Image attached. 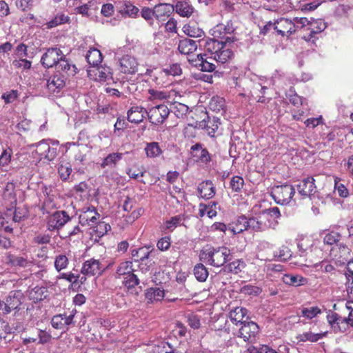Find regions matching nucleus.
Instances as JSON below:
<instances>
[{"mask_svg":"<svg viewBox=\"0 0 353 353\" xmlns=\"http://www.w3.org/2000/svg\"><path fill=\"white\" fill-rule=\"evenodd\" d=\"M247 314L248 310L245 308L242 307H236L229 312V318L232 323L236 325H242L247 321V320H244V319H248Z\"/></svg>","mask_w":353,"mask_h":353,"instance_id":"bb28decb","label":"nucleus"},{"mask_svg":"<svg viewBox=\"0 0 353 353\" xmlns=\"http://www.w3.org/2000/svg\"><path fill=\"white\" fill-rule=\"evenodd\" d=\"M8 263L12 266L19 268H28L32 265V261L26 256H16L8 254L6 256Z\"/></svg>","mask_w":353,"mask_h":353,"instance_id":"7c9ffc66","label":"nucleus"},{"mask_svg":"<svg viewBox=\"0 0 353 353\" xmlns=\"http://www.w3.org/2000/svg\"><path fill=\"white\" fill-rule=\"evenodd\" d=\"M262 214L268 216V220L272 221V227H274L278 223L276 220L281 216L280 210L277 207L267 209Z\"/></svg>","mask_w":353,"mask_h":353,"instance_id":"5fc2aeb1","label":"nucleus"},{"mask_svg":"<svg viewBox=\"0 0 353 353\" xmlns=\"http://www.w3.org/2000/svg\"><path fill=\"white\" fill-rule=\"evenodd\" d=\"M219 119L214 117L213 119L211 120L208 115H205V118L196 123V126L205 129L209 136L214 137L219 128Z\"/></svg>","mask_w":353,"mask_h":353,"instance_id":"412c9836","label":"nucleus"},{"mask_svg":"<svg viewBox=\"0 0 353 353\" xmlns=\"http://www.w3.org/2000/svg\"><path fill=\"white\" fill-rule=\"evenodd\" d=\"M249 230L248 220L245 216L239 217L237 220L232 222L229 225V230L234 234H238Z\"/></svg>","mask_w":353,"mask_h":353,"instance_id":"473e14b6","label":"nucleus"},{"mask_svg":"<svg viewBox=\"0 0 353 353\" xmlns=\"http://www.w3.org/2000/svg\"><path fill=\"white\" fill-rule=\"evenodd\" d=\"M164 296V290L159 288H150L145 292V299L148 303L161 301Z\"/></svg>","mask_w":353,"mask_h":353,"instance_id":"72a5a7b5","label":"nucleus"},{"mask_svg":"<svg viewBox=\"0 0 353 353\" xmlns=\"http://www.w3.org/2000/svg\"><path fill=\"white\" fill-rule=\"evenodd\" d=\"M74 315L57 314L54 316L51 320L52 326L57 330H67L68 325L72 323Z\"/></svg>","mask_w":353,"mask_h":353,"instance_id":"4be33fe9","label":"nucleus"},{"mask_svg":"<svg viewBox=\"0 0 353 353\" xmlns=\"http://www.w3.org/2000/svg\"><path fill=\"white\" fill-rule=\"evenodd\" d=\"M248 220L249 230H252L254 232H264L272 227V221L268 220V216L266 214H261Z\"/></svg>","mask_w":353,"mask_h":353,"instance_id":"ddd939ff","label":"nucleus"},{"mask_svg":"<svg viewBox=\"0 0 353 353\" xmlns=\"http://www.w3.org/2000/svg\"><path fill=\"white\" fill-rule=\"evenodd\" d=\"M35 146L36 148L34 152L40 160L52 161L57 155V148L50 147L49 143L45 140L39 142Z\"/></svg>","mask_w":353,"mask_h":353,"instance_id":"f8f14e48","label":"nucleus"},{"mask_svg":"<svg viewBox=\"0 0 353 353\" xmlns=\"http://www.w3.org/2000/svg\"><path fill=\"white\" fill-rule=\"evenodd\" d=\"M274 29L276 31L277 34L284 37H290L295 33V26L293 23V19L281 17L276 20L274 23Z\"/></svg>","mask_w":353,"mask_h":353,"instance_id":"2eb2a0df","label":"nucleus"},{"mask_svg":"<svg viewBox=\"0 0 353 353\" xmlns=\"http://www.w3.org/2000/svg\"><path fill=\"white\" fill-rule=\"evenodd\" d=\"M235 40L233 37H228L225 42L209 38L205 40L204 48L211 55L210 58L217 63L225 64L229 63L234 56L233 51L228 48L227 43H232Z\"/></svg>","mask_w":353,"mask_h":353,"instance_id":"f257e3e1","label":"nucleus"},{"mask_svg":"<svg viewBox=\"0 0 353 353\" xmlns=\"http://www.w3.org/2000/svg\"><path fill=\"white\" fill-rule=\"evenodd\" d=\"M326 332L324 333H313L311 330L304 332L303 333L299 334L296 336L295 339L297 340V343L311 342H317L319 339L325 336Z\"/></svg>","mask_w":353,"mask_h":353,"instance_id":"2f4dec72","label":"nucleus"},{"mask_svg":"<svg viewBox=\"0 0 353 353\" xmlns=\"http://www.w3.org/2000/svg\"><path fill=\"white\" fill-rule=\"evenodd\" d=\"M145 151L147 157L150 158L157 157L162 154V150L157 142L147 143Z\"/></svg>","mask_w":353,"mask_h":353,"instance_id":"37998d69","label":"nucleus"},{"mask_svg":"<svg viewBox=\"0 0 353 353\" xmlns=\"http://www.w3.org/2000/svg\"><path fill=\"white\" fill-rule=\"evenodd\" d=\"M245 267V263L243 260L238 259L231 262L228 265V270L230 272L234 274H238L242 271Z\"/></svg>","mask_w":353,"mask_h":353,"instance_id":"774afa93","label":"nucleus"},{"mask_svg":"<svg viewBox=\"0 0 353 353\" xmlns=\"http://www.w3.org/2000/svg\"><path fill=\"white\" fill-rule=\"evenodd\" d=\"M195 61H198L199 63H196L194 65L196 66L199 65L202 71L212 72L216 69L215 65L205 59L203 55L201 54H197V59Z\"/></svg>","mask_w":353,"mask_h":353,"instance_id":"a18cd8bd","label":"nucleus"},{"mask_svg":"<svg viewBox=\"0 0 353 353\" xmlns=\"http://www.w3.org/2000/svg\"><path fill=\"white\" fill-rule=\"evenodd\" d=\"M310 21L306 17H294L293 19V23L294 25L295 32L299 30H304L306 32V29L308 27Z\"/></svg>","mask_w":353,"mask_h":353,"instance_id":"0e129e2a","label":"nucleus"},{"mask_svg":"<svg viewBox=\"0 0 353 353\" xmlns=\"http://www.w3.org/2000/svg\"><path fill=\"white\" fill-rule=\"evenodd\" d=\"M244 185V179L240 176H234L232 177L230 186L233 192H240Z\"/></svg>","mask_w":353,"mask_h":353,"instance_id":"13d9d810","label":"nucleus"},{"mask_svg":"<svg viewBox=\"0 0 353 353\" xmlns=\"http://www.w3.org/2000/svg\"><path fill=\"white\" fill-rule=\"evenodd\" d=\"M105 268L99 259L91 258L85 260L81 267V273L88 276H100Z\"/></svg>","mask_w":353,"mask_h":353,"instance_id":"1a4fd4ad","label":"nucleus"},{"mask_svg":"<svg viewBox=\"0 0 353 353\" xmlns=\"http://www.w3.org/2000/svg\"><path fill=\"white\" fill-rule=\"evenodd\" d=\"M219 208L218 203L215 201H210L208 205L200 203L199 205V215L201 217L204 216L205 214H207L209 218L215 217Z\"/></svg>","mask_w":353,"mask_h":353,"instance_id":"c756f323","label":"nucleus"},{"mask_svg":"<svg viewBox=\"0 0 353 353\" xmlns=\"http://www.w3.org/2000/svg\"><path fill=\"white\" fill-rule=\"evenodd\" d=\"M57 70L61 75L73 77L77 73V68L70 61L63 57L57 66Z\"/></svg>","mask_w":353,"mask_h":353,"instance_id":"b1692460","label":"nucleus"},{"mask_svg":"<svg viewBox=\"0 0 353 353\" xmlns=\"http://www.w3.org/2000/svg\"><path fill=\"white\" fill-rule=\"evenodd\" d=\"M63 57L64 54L60 48H50L41 57V63L45 68H50L54 65L57 66Z\"/></svg>","mask_w":353,"mask_h":353,"instance_id":"0eeeda50","label":"nucleus"},{"mask_svg":"<svg viewBox=\"0 0 353 353\" xmlns=\"http://www.w3.org/2000/svg\"><path fill=\"white\" fill-rule=\"evenodd\" d=\"M34 336H29L27 334L22 338L23 344L26 345L29 343H34L39 338V344H45L49 343L52 339L51 334L46 330L34 328Z\"/></svg>","mask_w":353,"mask_h":353,"instance_id":"6ab92c4d","label":"nucleus"},{"mask_svg":"<svg viewBox=\"0 0 353 353\" xmlns=\"http://www.w3.org/2000/svg\"><path fill=\"white\" fill-rule=\"evenodd\" d=\"M183 32L190 37H201L204 34L203 30L196 24H185L183 27Z\"/></svg>","mask_w":353,"mask_h":353,"instance_id":"79ce46f5","label":"nucleus"},{"mask_svg":"<svg viewBox=\"0 0 353 353\" xmlns=\"http://www.w3.org/2000/svg\"><path fill=\"white\" fill-rule=\"evenodd\" d=\"M123 284L128 289L133 288L139 284V279L132 272L124 277Z\"/></svg>","mask_w":353,"mask_h":353,"instance_id":"680f3d73","label":"nucleus"},{"mask_svg":"<svg viewBox=\"0 0 353 353\" xmlns=\"http://www.w3.org/2000/svg\"><path fill=\"white\" fill-rule=\"evenodd\" d=\"M144 212V210L142 208H138L134 210L132 212L125 214L123 216L128 223H132L137 219H139Z\"/></svg>","mask_w":353,"mask_h":353,"instance_id":"338daca9","label":"nucleus"},{"mask_svg":"<svg viewBox=\"0 0 353 353\" xmlns=\"http://www.w3.org/2000/svg\"><path fill=\"white\" fill-rule=\"evenodd\" d=\"M122 158V153L114 152L109 154L106 157H105L103 159L102 163H101V167L102 168H105L108 166L115 167L118 161H119Z\"/></svg>","mask_w":353,"mask_h":353,"instance_id":"58836bf2","label":"nucleus"},{"mask_svg":"<svg viewBox=\"0 0 353 353\" xmlns=\"http://www.w3.org/2000/svg\"><path fill=\"white\" fill-rule=\"evenodd\" d=\"M190 150L192 153V157L198 163L203 164H208L212 161V156L207 150L203 147V145L197 143L191 146Z\"/></svg>","mask_w":353,"mask_h":353,"instance_id":"a211bd4d","label":"nucleus"},{"mask_svg":"<svg viewBox=\"0 0 353 353\" xmlns=\"http://www.w3.org/2000/svg\"><path fill=\"white\" fill-rule=\"evenodd\" d=\"M230 254V250L227 247L221 246L215 248L207 245L201 250L199 258L206 264L219 268L223 266L229 260Z\"/></svg>","mask_w":353,"mask_h":353,"instance_id":"f03ea898","label":"nucleus"},{"mask_svg":"<svg viewBox=\"0 0 353 353\" xmlns=\"http://www.w3.org/2000/svg\"><path fill=\"white\" fill-rule=\"evenodd\" d=\"M189 108L188 105L181 103H174L173 106V112L178 118H183L188 112Z\"/></svg>","mask_w":353,"mask_h":353,"instance_id":"052dcab7","label":"nucleus"},{"mask_svg":"<svg viewBox=\"0 0 353 353\" xmlns=\"http://www.w3.org/2000/svg\"><path fill=\"white\" fill-rule=\"evenodd\" d=\"M334 228L335 230H332L325 234L323 239L324 243L332 245L339 242L342 236L339 231L340 226H335Z\"/></svg>","mask_w":353,"mask_h":353,"instance_id":"4c0bfd02","label":"nucleus"},{"mask_svg":"<svg viewBox=\"0 0 353 353\" xmlns=\"http://www.w3.org/2000/svg\"><path fill=\"white\" fill-rule=\"evenodd\" d=\"M282 280L284 283L295 287L303 285L306 283L305 278L301 276L293 274H285L283 275Z\"/></svg>","mask_w":353,"mask_h":353,"instance_id":"ea45409f","label":"nucleus"},{"mask_svg":"<svg viewBox=\"0 0 353 353\" xmlns=\"http://www.w3.org/2000/svg\"><path fill=\"white\" fill-rule=\"evenodd\" d=\"M70 18L63 13L57 14L52 20L46 23L47 28H52L59 25L64 24L69 22Z\"/></svg>","mask_w":353,"mask_h":353,"instance_id":"de8ad7c7","label":"nucleus"},{"mask_svg":"<svg viewBox=\"0 0 353 353\" xmlns=\"http://www.w3.org/2000/svg\"><path fill=\"white\" fill-rule=\"evenodd\" d=\"M149 99L150 100H163L169 97V94L164 91L157 90L154 89H149Z\"/></svg>","mask_w":353,"mask_h":353,"instance_id":"e2e57ef3","label":"nucleus"},{"mask_svg":"<svg viewBox=\"0 0 353 353\" xmlns=\"http://www.w3.org/2000/svg\"><path fill=\"white\" fill-rule=\"evenodd\" d=\"M161 72L165 76H179L182 74V69L180 64L173 63L166 68H164Z\"/></svg>","mask_w":353,"mask_h":353,"instance_id":"6e6d98bb","label":"nucleus"},{"mask_svg":"<svg viewBox=\"0 0 353 353\" xmlns=\"http://www.w3.org/2000/svg\"><path fill=\"white\" fill-rule=\"evenodd\" d=\"M138 61L133 56L125 54L119 61V70L123 74H134L138 72Z\"/></svg>","mask_w":353,"mask_h":353,"instance_id":"9d476101","label":"nucleus"},{"mask_svg":"<svg viewBox=\"0 0 353 353\" xmlns=\"http://www.w3.org/2000/svg\"><path fill=\"white\" fill-rule=\"evenodd\" d=\"M298 192L304 197H310L316 192L315 179L312 176L303 179L297 185Z\"/></svg>","mask_w":353,"mask_h":353,"instance_id":"aec40b11","label":"nucleus"},{"mask_svg":"<svg viewBox=\"0 0 353 353\" xmlns=\"http://www.w3.org/2000/svg\"><path fill=\"white\" fill-rule=\"evenodd\" d=\"M326 28V24L322 19H313L310 21L308 27L306 29V33L303 34L302 39L306 41H314L316 35L322 32Z\"/></svg>","mask_w":353,"mask_h":353,"instance_id":"4468645a","label":"nucleus"},{"mask_svg":"<svg viewBox=\"0 0 353 353\" xmlns=\"http://www.w3.org/2000/svg\"><path fill=\"white\" fill-rule=\"evenodd\" d=\"M48 294V289L43 286H36L29 293V297L34 303L43 301Z\"/></svg>","mask_w":353,"mask_h":353,"instance_id":"c9c22d12","label":"nucleus"},{"mask_svg":"<svg viewBox=\"0 0 353 353\" xmlns=\"http://www.w3.org/2000/svg\"><path fill=\"white\" fill-rule=\"evenodd\" d=\"M259 332V325L254 321H246L240 327L238 336L245 341L254 342Z\"/></svg>","mask_w":353,"mask_h":353,"instance_id":"9b49d317","label":"nucleus"},{"mask_svg":"<svg viewBox=\"0 0 353 353\" xmlns=\"http://www.w3.org/2000/svg\"><path fill=\"white\" fill-rule=\"evenodd\" d=\"M210 109L214 112H219L225 107V100L220 97H213L209 103Z\"/></svg>","mask_w":353,"mask_h":353,"instance_id":"603ef678","label":"nucleus"},{"mask_svg":"<svg viewBox=\"0 0 353 353\" xmlns=\"http://www.w3.org/2000/svg\"><path fill=\"white\" fill-rule=\"evenodd\" d=\"M174 8V11L182 17L189 18L194 12V8L186 0L177 1Z\"/></svg>","mask_w":353,"mask_h":353,"instance_id":"5701e85b","label":"nucleus"},{"mask_svg":"<svg viewBox=\"0 0 353 353\" xmlns=\"http://www.w3.org/2000/svg\"><path fill=\"white\" fill-rule=\"evenodd\" d=\"M23 298V293L20 290L10 292L5 301H1V311L3 314H10L17 310L21 304Z\"/></svg>","mask_w":353,"mask_h":353,"instance_id":"20e7f679","label":"nucleus"},{"mask_svg":"<svg viewBox=\"0 0 353 353\" xmlns=\"http://www.w3.org/2000/svg\"><path fill=\"white\" fill-rule=\"evenodd\" d=\"M100 214L94 206L84 208L79 214V223L82 225H94L99 220Z\"/></svg>","mask_w":353,"mask_h":353,"instance_id":"f3484780","label":"nucleus"},{"mask_svg":"<svg viewBox=\"0 0 353 353\" xmlns=\"http://www.w3.org/2000/svg\"><path fill=\"white\" fill-rule=\"evenodd\" d=\"M339 255L334 254V256L341 263L347 261L351 256V249L344 244L339 245Z\"/></svg>","mask_w":353,"mask_h":353,"instance_id":"49530a36","label":"nucleus"},{"mask_svg":"<svg viewBox=\"0 0 353 353\" xmlns=\"http://www.w3.org/2000/svg\"><path fill=\"white\" fill-rule=\"evenodd\" d=\"M132 255L135 261L143 262L145 259H148L150 255V252L141 248L138 250H134L132 251Z\"/></svg>","mask_w":353,"mask_h":353,"instance_id":"bf43d9fd","label":"nucleus"},{"mask_svg":"<svg viewBox=\"0 0 353 353\" xmlns=\"http://www.w3.org/2000/svg\"><path fill=\"white\" fill-rule=\"evenodd\" d=\"M146 114L152 124H162L170 114V110L167 105L159 104L154 106L147 111Z\"/></svg>","mask_w":353,"mask_h":353,"instance_id":"423d86ee","label":"nucleus"},{"mask_svg":"<svg viewBox=\"0 0 353 353\" xmlns=\"http://www.w3.org/2000/svg\"><path fill=\"white\" fill-rule=\"evenodd\" d=\"M88 76L90 79L99 83L113 81L112 69L107 65L90 67L88 70Z\"/></svg>","mask_w":353,"mask_h":353,"instance_id":"39448f33","label":"nucleus"},{"mask_svg":"<svg viewBox=\"0 0 353 353\" xmlns=\"http://www.w3.org/2000/svg\"><path fill=\"white\" fill-rule=\"evenodd\" d=\"M72 171V166L69 162H61L58 168V174L63 181L69 179Z\"/></svg>","mask_w":353,"mask_h":353,"instance_id":"09e8293b","label":"nucleus"},{"mask_svg":"<svg viewBox=\"0 0 353 353\" xmlns=\"http://www.w3.org/2000/svg\"><path fill=\"white\" fill-rule=\"evenodd\" d=\"M119 12L122 15L126 14L131 17H135L139 12V8L134 6L130 1H124Z\"/></svg>","mask_w":353,"mask_h":353,"instance_id":"a19ab883","label":"nucleus"},{"mask_svg":"<svg viewBox=\"0 0 353 353\" xmlns=\"http://www.w3.org/2000/svg\"><path fill=\"white\" fill-rule=\"evenodd\" d=\"M147 111L144 108L134 105L128 111V120L130 123H139L143 121Z\"/></svg>","mask_w":353,"mask_h":353,"instance_id":"cd10ccee","label":"nucleus"},{"mask_svg":"<svg viewBox=\"0 0 353 353\" xmlns=\"http://www.w3.org/2000/svg\"><path fill=\"white\" fill-rule=\"evenodd\" d=\"M193 272L195 278L200 282L205 281L209 275L207 268L202 263L196 264L194 268Z\"/></svg>","mask_w":353,"mask_h":353,"instance_id":"c03bdc74","label":"nucleus"},{"mask_svg":"<svg viewBox=\"0 0 353 353\" xmlns=\"http://www.w3.org/2000/svg\"><path fill=\"white\" fill-rule=\"evenodd\" d=\"M92 226L93 232L98 237H101L105 235L111 228L110 225L104 221H97Z\"/></svg>","mask_w":353,"mask_h":353,"instance_id":"3c124183","label":"nucleus"},{"mask_svg":"<svg viewBox=\"0 0 353 353\" xmlns=\"http://www.w3.org/2000/svg\"><path fill=\"white\" fill-rule=\"evenodd\" d=\"M295 194L294 188L290 184L276 185L272 188L271 196L275 202L280 205H287Z\"/></svg>","mask_w":353,"mask_h":353,"instance_id":"7ed1b4c3","label":"nucleus"},{"mask_svg":"<svg viewBox=\"0 0 353 353\" xmlns=\"http://www.w3.org/2000/svg\"><path fill=\"white\" fill-rule=\"evenodd\" d=\"M69 264V259L65 254H60L55 256L54 259V268L57 272L67 268Z\"/></svg>","mask_w":353,"mask_h":353,"instance_id":"864d4df0","label":"nucleus"},{"mask_svg":"<svg viewBox=\"0 0 353 353\" xmlns=\"http://www.w3.org/2000/svg\"><path fill=\"white\" fill-rule=\"evenodd\" d=\"M321 313V310L317 306L303 307L301 310V316L307 318V319H312Z\"/></svg>","mask_w":353,"mask_h":353,"instance_id":"4d7b16f0","label":"nucleus"},{"mask_svg":"<svg viewBox=\"0 0 353 353\" xmlns=\"http://www.w3.org/2000/svg\"><path fill=\"white\" fill-rule=\"evenodd\" d=\"M65 84V80L64 76L59 74L54 75L48 80L47 87L49 90L54 92L57 89L63 88Z\"/></svg>","mask_w":353,"mask_h":353,"instance_id":"e433bc0d","label":"nucleus"},{"mask_svg":"<svg viewBox=\"0 0 353 353\" xmlns=\"http://www.w3.org/2000/svg\"><path fill=\"white\" fill-rule=\"evenodd\" d=\"M154 17L159 21H165L174 11V6L170 3H159L154 7Z\"/></svg>","mask_w":353,"mask_h":353,"instance_id":"393cba45","label":"nucleus"},{"mask_svg":"<svg viewBox=\"0 0 353 353\" xmlns=\"http://www.w3.org/2000/svg\"><path fill=\"white\" fill-rule=\"evenodd\" d=\"M132 272H134L132 263L131 261H123L117 267L116 274L118 277H120L121 276H127Z\"/></svg>","mask_w":353,"mask_h":353,"instance_id":"8fccbe9b","label":"nucleus"},{"mask_svg":"<svg viewBox=\"0 0 353 353\" xmlns=\"http://www.w3.org/2000/svg\"><path fill=\"white\" fill-rule=\"evenodd\" d=\"M85 58L90 67H95L101 63L103 56L99 50L91 48L87 52Z\"/></svg>","mask_w":353,"mask_h":353,"instance_id":"f704fd0d","label":"nucleus"},{"mask_svg":"<svg viewBox=\"0 0 353 353\" xmlns=\"http://www.w3.org/2000/svg\"><path fill=\"white\" fill-rule=\"evenodd\" d=\"M69 221L70 217L65 211H57L48 216L47 227L50 231L59 230Z\"/></svg>","mask_w":353,"mask_h":353,"instance_id":"6e6552de","label":"nucleus"},{"mask_svg":"<svg viewBox=\"0 0 353 353\" xmlns=\"http://www.w3.org/2000/svg\"><path fill=\"white\" fill-rule=\"evenodd\" d=\"M327 321L336 332H343L347 330L350 325L353 324V320L342 317L337 313H332L327 315Z\"/></svg>","mask_w":353,"mask_h":353,"instance_id":"dca6fc26","label":"nucleus"},{"mask_svg":"<svg viewBox=\"0 0 353 353\" xmlns=\"http://www.w3.org/2000/svg\"><path fill=\"white\" fill-rule=\"evenodd\" d=\"M197 190L199 196L205 199H210L215 195V187L210 180L202 181L199 184Z\"/></svg>","mask_w":353,"mask_h":353,"instance_id":"a878e982","label":"nucleus"},{"mask_svg":"<svg viewBox=\"0 0 353 353\" xmlns=\"http://www.w3.org/2000/svg\"><path fill=\"white\" fill-rule=\"evenodd\" d=\"M177 48L181 54L190 55L196 50L197 44L195 41L185 38L179 41Z\"/></svg>","mask_w":353,"mask_h":353,"instance_id":"c85d7f7f","label":"nucleus"},{"mask_svg":"<svg viewBox=\"0 0 353 353\" xmlns=\"http://www.w3.org/2000/svg\"><path fill=\"white\" fill-rule=\"evenodd\" d=\"M12 150L11 148L3 150L0 155V168L8 165L11 161Z\"/></svg>","mask_w":353,"mask_h":353,"instance_id":"69168bd1","label":"nucleus"}]
</instances>
